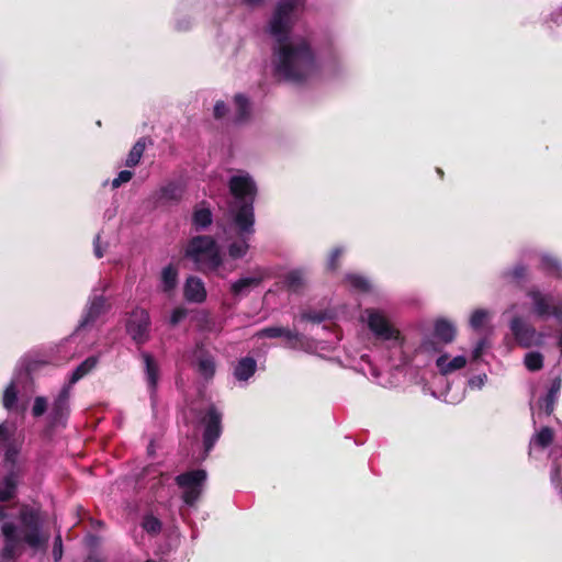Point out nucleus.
Wrapping results in <instances>:
<instances>
[{
	"instance_id": "1",
	"label": "nucleus",
	"mask_w": 562,
	"mask_h": 562,
	"mask_svg": "<svg viewBox=\"0 0 562 562\" xmlns=\"http://www.w3.org/2000/svg\"><path fill=\"white\" fill-rule=\"evenodd\" d=\"M296 8L281 1L270 21V33L276 38L273 48L276 75L292 83H303L317 70L315 53L305 38L290 40L291 15Z\"/></svg>"
},
{
	"instance_id": "2",
	"label": "nucleus",
	"mask_w": 562,
	"mask_h": 562,
	"mask_svg": "<svg viewBox=\"0 0 562 562\" xmlns=\"http://www.w3.org/2000/svg\"><path fill=\"white\" fill-rule=\"evenodd\" d=\"M229 193L234 202L229 207L233 224L243 231H251L255 225V200L258 192L256 182L249 175L233 176L228 181Z\"/></svg>"
},
{
	"instance_id": "3",
	"label": "nucleus",
	"mask_w": 562,
	"mask_h": 562,
	"mask_svg": "<svg viewBox=\"0 0 562 562\" xmlns=\"http://www.w3.org/2000/svg\"><path fill=\"white\" fill-rule=\"evenodd\" d=\"M184 257L195 263L201 272L216 271L223 263L216 240L209 235L192 237L186 247Z\"/></svg>"
},
{
	"instance_id": "4",
	"label": "nucleus",
	"mask_w": 562,
	"mask_h": 562,
	"mask_svg": "<svg viewBox=\"0 0 562 562\" xmlns=\"http://www.w3.org/2000/svg\"><path fill=\"white\" fill-rule=\"evenodd\" d=\"M108 288L109 284L104 283L100 289V293L99 289L92 290L82 311L78 326L76 327V333L93 326L101 316L105 315L111 310L112 303L110 297L104 295V292L108 290Z\"/></svg>"
},
{
	"instance_id": "5",
	"label": "nucleus",
	"mask_w": 562,
	"mask_h": 562,
	"mask_svg": "<svg viewBox=\"0 0 562 562\" xmlns=\"http://www.w3.org/2000/svg\"><path fill=\"white\" fill-rule=\"evenodd\" d=\"M207 473L203 469H196L183 472L176 476V484L183 490L182 501L186 505L192 507L200 499Z\"/></svg>"
},
{
	"instance_id": "6",
	"label": "nucleus",
	"mask_w": 562,
	"mask_h": 562,
	"mask_svg": "<svg viewBox=\"0 0 562 562\" xmlns=\"http://www.w3.org/2000/svg\"><path fill=\"white\" fill-rule=\"evenodd\" d=\"M70 398V380L64 383L59 394L54 400L48 415L47 432L52 434L57 429H65L68 422Z\"/></svg>"
},
{
	"instance_id": "7",
	"label": "nucleus",
	"mask_w": 562,
	"mask_h": 562,
	"mask_svg": "<svg viewBox=\"0 0 562 562\" xmlns=\"http://www.w3.org/2000/svg\"><path fill=\"white\" fill-rule=\"evenodd\" d=\"M527 296L531 300L532 312L538 318L546 319L553 316L562 322V304L553 303L551 294H544L538 289H530L527 291Z\"/></svg>"
},
{
	"instance_id": "8",
	"label": "nucleus",
	"mask_w": 562,
	"mask_h": 562,
	"mask_svg": "<svg viewBox=\"0 0 562 562\" xmlns=\"http://www.w3.org/2000/svg\"><path fill=\"white\" fill-rule=\"evenodd\" d=\"M149 327V313L145 308H135L126 323V331L138 346L148 341Z\"/></svg>"
},
{
	"instance_id": "9",
	"label": "nucleus",
	"mask_w": 562,
	"mask_h": 562,
	"mask_svg": "<svg viewBox=\"0 0 562 562\" xmlns=\"http://www.w3.org/2000/svg\"><path fill=\"white\" fill-rule=\"evenodd\" d=\"M204 425L203 446L205 452H210L222 435V414L215 406H210L202 418Z\"/></svg>"
},
{
	"instance_id": "10",
	"label": "nucleus",
	"mask_w": 562,
	"mask_h": 562,
	"mask_svg": "<svg viewBox=\"0 0 562 562\" xmlns=\"http://www.w3.org/2000/svg\"><path fill=\"white\" fill-rule=\"evenodd\" d=\"M368 327L382 340H396L400 338V331L394 328L389 319L379 311L368 310Z\"/></svg>"
},
{
	"instance_id": "11",
	"label": "nucleus",
	"mask_w": 562,
	"mask_h": 562,
	"mask_svg": "<svg viewBox=\"0 0 562 562\" xmlns=\"http://www.w3.org/2000/svg\"><path fill=\"white\" fill-rule=\"evenodd\" d=\"M4 546L2 549L3 559L10 560L16 558L21 552L23 539L18 532V528L12 522H4L1 527Z\"/></svg>"
},
{
	"instance_id": "12",
	"label": "nucleus",
	"mask_w": 562,
	"mask_h": 562,
	"mask_svg": "<svg viewBox=\"0 0 562 562\" xmlns=\"http://www.w3.org/2000/svg\"><path fill=\"white\" fill-rule=\"evenodd\" d=\"M237 235V239L232 241L227 247L228 256L236 260L241 259L246 256L249 250V240L255 234V225L251 226V231H243L238 224H233Z\"/></svg>"
},
{
	"instance_id": "13",
	"label": "nucleus",
	"mask_w": 562,
	"mask_h": 562,
	"mask_svg": "<svg viewBox=\"0 0 562 562\" xmlns=\"http://www.w3.org/2000/svg\"><path fill=\"white\" fill-rule=\"evenodd\" d=\"M509 327L519 346L524 348H529L532 346L536 336V329L531 325L527 324L520 316H515L510 321Z\"/></svg>"
},
{
	"instance_id": "14",
	"label": "nucleus",
	"mask_w": 562,
	"mask_h": 562,
	"mask_svg": "<svg viewBox=\"0 0 562 562\" xmlns=\"http://www.w3.org/2000/svg\"><path fill=\"white\" fill-rule=\"evenodd\" d=\"M140 357L145 364V376L150 394V398L154 400L157 394L158 381H159V364L155 358L147 351H143Z\"/></svg>"
},
{
	"instance_id": "15",
	"label": "nucleus",
	"mask_w": 562,
	"mask_h": 562,
	"mask_svg": "<svg viewBox=\"0 0 562 562\" xmlns=\"http://www.w3.org/2000/svg\"><path fill=\"white\" fill-rule=\"evenodd\" d=\"M259 338H279L283 337L285 339L286 346L289 348H296L297 344L301 340V336L296 331H292L285 327L279 326H270L260 329L257 334Z\"/></svg>"
},
{
	"instance_id": "16",
	"label": "nucleus",
	"mask_w": 562,
	"mask_h": 562,
	"mask_svg": "<svg viewBox=\"0 0 562 562\" xmlns=\"http://www.w3.org/2000/svg\"><path fill=\"white\" fill-rule=\"evenodd\" d=\"M183 295L190 303H203L206 300L203 281L198 277H189L184 283Z\"/></svg>"
},
{
	"instance_id": "17",
	"label": "nucleus",
	"mask_w": 562,
	"mask_h": 562,
	"mask_svg": "<svg viewBox=\"0 0 562 562\" xmlns=\"http://www.w3.org/2000/svg\"><path fill=\"white\" fill-rule=\"evenodd\" d=\"M562 387V379L557 376L552 380L548 393L539 401V407L544 411L547 416L554 412L555 403Z\"/></svg>"
},
{
	"instance_id": "18",
	"label": "nucleus",
	"mask_w": 562,
	"mask_h": 562,
	"mask_svg": "<svg viewBox=\"0 0 562 562\" xmlns=\"http://www.w3.org/2000/svg\"><path fill=\"white\" fill-rule=\"evenodd\" d=\"M457 335L456 326L446 318H439L434 325V337L442 345L451 344Z\"/></svg>"
},
{
	"instance_id": "19",
	"label": "nucleus",
	"mask_w": 562,
	"mask_h": 562,
	"mask_svg": "<svg viewBox=\"0 0 562 562\" xmlns=\"http://www.w3.org/2000/svg\"><path fill=\"white\" fill-rule=\"evenodd\" d=\"M262 277L240 278L231 285V293L236 297L248 295L251 289L261 284Z\"/></svg>"
},
{
	"instance_id": "20",
	"label": "nucleus",
	"mask_w": 562,
	"mask_h": 562,
	"mask_svg": "<svg viewBox=\"0 0 562 562\" xmlns=\"http://www.w3.org/2000/svg\"><path fill=\"white\" fill-rule=\"evenodd\" d=\"M234 103L236 106L234 122L236 124H243L248 122L251 115V104L249 99L243 93H237L234 97Z\"/></svg>"
},
{
	"instance_id": "21",
	"label": "nucleus",
	"mask_w": 562,
	"mask_h": 562,
	"mask_svg": "<svg viewBox=\"0 0 562 562\" xmlns=\"http://www.w3.org/2000/svg\"><path fill=\"white\" fill-rule=\"evenodd\" d=\"M436 364L442 374H449L456 370L464 368L467 359L464 356H457L449 361L448 355L445 353L437 359Z\"/></svg>"
},
{
	"instance_id": "22",
	"label": "nucleus",
	"mask_w": 562,
	"mask_h": 562,
	"mask_svg": "<svg viewBox=\"0 0 562 562\" xmlns=\"http://www.w3.org/2000/svg\"><path fill=\"white\" fill-rule=\"evenodd\" d=\"M257 363L251 357L241 358L235 367V378L239 381H247L256 372Z\"/></svg>"
},
{
	"instance_id": "23",
	"label": "nucleus",
	"mask_w": 562,
	"mask_h": 562,
	"mask_svg": "<svg viewBox=\"0 0 562 562\" xmlns=\"http://www.w3.org/2000/svg\"><path fill=\"white\" fill-rule=\"evenodd\" d=\"M18 480L19 474L16 471L7 473V475L3 477L4 486L0 487V502H8L14 497Z\"/></svg>"
},
{
	"instance_id": "24",
	"label": "nucleus",
	"mask_w": 562,
	"mask_h": 562,
	"mask_svg": "<svg viewBox=\"0 0 562 562\" xmlns=\"http://www.w3.org/2000/svg\"><path fill=\"white\" fill-rule=\"evenodd\" d=\"M540 269L546 273L562 280V265L558 258L550 255H543L540 260Z\"/></svg>"
},
{
	"instance_id": "25",
	"label": "nucleus",
	"mask_w": 562,
	"mask_h": 562,
	"mask_svg": "<svg viewBox=\"0 0 562 562\" xmlns=\"http://www.w3.org/2000/svg\"><path fill=\"white\" fill-rule=\"evenodd\" d=\"M504 279L515 283L517 286L522 288L524 282L528 278V268L522 263H517L512 269L503 273Z\"/></svg>"
},
{
	"instance_id": "26",
	"label": "nucleus",
	"mask_w": 562,
	"mask_h": 562,
	"mask_svg": "<svg viewBox=\"0 0 562 562\" xmlns=\"http://www.w3.org/2000/svg\"><path fill=\"white\" fill-rule=\"evenodd\" d=\"M213 222V214L209 207L195 209L192 214V225L196 231L207 228Z\"/></svg>"
},
{
	"instance_id": "27",
	"label": "nucleus",
	"mask_w": 562,
	"mask_h": 562,
	"mask_svg": "<svg viewBox=\"0 0 562 562\" xmlns=\"http://www.w3.org/2000/svg\"><path fill=\"white\" fill-rule=\"evenodd\" d=\"M161 283H162V291L164 292H170L176 289L178 284V269L172 263H169L167 267H165L161 271Z\"/></svg>"
},
{
	"instance_id": "28",
	"label": "nucleus",
	"mask_w": 562,
	"mask_h": 562,
	"mask_svg": "<svg viewBox=\"0 0 562 562\" xmlns=\"http://www.w3.org/2000/svg\"><path fill=\"white\" fill-rule=\"evenodd\" d=\"M99 363L98 356H90L85 361H82L74 371H72V384L77 381L81 380L86 375H88L92 370L97 368Z\"/></svg>"
},
{
	"instance_id": "29",
	"label": "nucleus",
	"mask_w": 562,
	"mask_h": 562,
	"mask_svg": "<svg viewBox=\"0 0 562 562\" xmlns=\"http://www.w3.org/2000/svg\"><path fill=\"white\" fill-rule=\"evenodd\" d=\"M145 149H146V138L140 137L131 148V150L127 155V158L125 160V166L128 168L136 167L139 164Z\"/></svg>"
},
{
	"instance_id": "30",
	"label": "nucleus",
	"mask_w": 562,
	"mask_h": 562,
	"mask_svg": "<svg viewBox=\"0 0 562 562\" xmlns=\"http://www.w3.org/2000/svg\"><path fill=\"white\" fill-rule=\"evenodd\" d=\"M284 285L289 291L300 293L305 285L302 271L292 270L288 272L284 277Z\"/></svg>"
},
{
	"instance_id": "31",
	"label": "nucleus",
	"mask_w": 562,
	"mask_h": 562,
	"mask_svg": "<svg viewBox=\"0 0 562 562\" xmlns=\"http://www.w3.org/2000/svg\"><path fill=\"white\" fill-rule=\"evenodd\" d=\"M198 371L206 380L212 379L215 374V361L210 355H202L198 359Z\"/></svg>"
},
{
	"instance_id": "32",
	"label": "nucleus",
	"mask_w": 562,
	"mask_h": 562,
	"mask_svg": "<svg viewBox=\"0 0 562 562\" xmlns=\"http://www.w3.org/2000/svg\"><path fill=\"white\" fill-rule=\"evenodd\" d=\"M20 518L26 531L40 529V517L34 509L27 507L22 508Z\"/></svg>"
},
{
	"instance_id": "33",
	"label": "nucleus",
	"mask_w": 562,
	"mask_h": 562,
	"mask_svg": "<svg viewBox=\"0 0 562 562\" xmlns=\"http://www.w3.org/2000/svg\"><path fill=\"white\" fill-rule=\"evenodd\" d=\"M183 189L176 182H169L160 189V198L167 201H180Z\"/></svg>"
},
{
	"instance_id": "34",
	"label": "nucleus",
	"mask_w": 562,
	"mask_h": 562,
	"mask_svg": "<svg viewBox=\"0 0 562 562\" xmlns=\"http://www.w3.org/2000/svg\"><path fill=\"white\" fill-rule=\"evenodd\" d=\"M23 541L33 549H42L46 547L47 538L42 536L40 529L26 531Z\"/></svg>"
},
{
	"instance_id": "35",
	"label": "nucleus",
	"mask_w": 562,
	"mask_h": 562,
	"mask_svg": "<svg viewBox=\"0 0 562 562\" xmlns=\"http://www.w3.org/2000/svg\"><path fill=\"white\" fill-rule=\"evenodd\" d=\"M18 401V390L14 382H11L4 390L2 396V405L5 409L11 411L14 408Z\"/></svg>"
},
{
	"instance_id": "36",
	"label": "nucleus",
	"mask_w": 562,
	"mask_h": 562,
	"mask_svg": "<svg viewBox=\"0 0 562 562\" xmlns=\"http://www.w3.org/2000/svg\"><path fill=\"white\" fill-rule=\"evenodd\" d=\"M524 363L529 371H539L543 367V356L537 351L528 352L525 356Z\"/></svg>"
},
{
	"instance_id": "37",
	"label": "nucleus",
	"mask_w": 562,
	"mask_h": 562,
	"mask_svg": "<svg viewBox=\"0 0 562 562\" xmlns=\"http://www.w3.org/2000/svg\"><path fill=\"white\" fill-rule=\"evenodd\" d=\"M161 527H162L161 521L157 517H155L153 515H146L143 518L142 528L148 535H151V536L158 535L161 531Z\"/></svg>"
},
{
	"instance_id": "38",
	"label": "nucleus",
	"mask_w": 562,
	"mask_h": 562,
	"mask_svg": "<svg viewBox=\"0 0 562 562\" xmlns=\"http://www.w3.org/2000/svg\"><path fill=\"white\" fill-rule=\"evenodd\" d=\"M347 282L356 290L360 292H368L370 284L366 278L359 274H348L346 277Z\"/></svg>"
},
{
	"instance_id": "39",
	"label": "nucleus",
	"mask_w": 562,
	"mask_h": 562,
	"mask_svg": "<svg viewBox=\"0 0 562 562\" xmlns=\"http://www.w3.org/2000/svg\"><path fill=\"white\" fill-rule=\"evenodd\" d=\"M552 441L553 430L550 427H542L536 436V443L541 448H547Z\"/></svg>"
},
{
	"instance_id": "40",
	"label": "nucleus",
	"mask_w": 562,
	"mask_h": 562,
	"mask_svg": "<svg viewBox=\"0 0 562 562\" xmlns=\"http://www.w3.org/2000/svg\"><path fill=\"white\" fill-rule=\"evenodd\" d=\"M342 255H344V248L335 247L328 256L327 265H326L327 270L336 271L340 266L339 260Z\"/></svg>"
},
{
	"instance_id": "41",
	"label": "nucleus",
	"mask_w": 562,
	"mask_h": 562,
	"mask_svg": "<svg viewBox=\"0 0 562 562\" xmlns=\"http://www.w3.org/2000/svg\"><path fill=\"white\" fill-rule=\"evenodd\" d=\"M18 450L13 447H9L4 453V463L9 468L8 473L16 471L19 473V467L16 464Z\"/></svg>"
},
{
	"instance_id": "42",
	"label": "nucleus",
	"mask_w": 562,
	"mask_h": 562,
	"mask_svg": "<svg viewBox=\"0 0 562 562\" xmlns=\"http://www.w3.org/2000/svg\"><path fill=\"white\" fill-rule=\"evenodd\" d=\"M488 313L485 310H475L470 317V325L473 329H480L486 321Z\"/></svg>"
},
{
	"instance_id": "43",
	"label": "nucleus",
	"mask_w": 562,
	"mask_h": 562,
	"mask_svg": "<svg viewBox=\"0 0 562 562\" xmlns=\"http://www.w3.org/2000/svg\"><path fill=\"white\" fill-rule=\"evenodd\" d=\"M47 411V400L44 396H36L32 407L34 417L42 416Z\"/></svg>"
},
{
	"instance_id": "44",
	"label": "nucleus",
	"mask_w": 562,
	"mask_h": 562,
	"mask_svg": "<svg viewBox=\"0 0 562 562\" xmlns=\"http://www.w3.org/2000/svg\"><path fill=\"white\" fill-rule=\"evenodd\" d=\"M133 178V172L130 170H122L119 172L117 177L112 180V188L117 189L123 183L128 182Z\"/></svg>"
},
{
	"instance_id": "45",
	"label": "nucleus",
	"mask_w": 562,
	"mask_h": 562,
	"mask_svg": "<svg viewBox=\"0 0 562 562\" xmlns=\"http://www.w3.org/2000/svg\"><path fill=\"white\" fill-rule=\"evenodd\" d=\"M46 362L41 360H34V359H25L24 360V371L27 376H30L32 373L36 372L40 368L45 366Z\"/></svg>"
},
{
	"instance_id": "46",
	"label": "nucleus",
	"mask_w": 562,
	"mask_h": 562,
	"mask_svg": "<svg viewBox=\"0 0 562 562\" xmlns=\"http://www.w3.org/2000/svg\"><path fill=\"white\" fill-rule=\"evenodd\" d=\"M188 315V311L184 307H176L170 316L169 323L171 326H177Z\"/></svg>"
},
{
	"instance_id": "47",
	"label": "nucleus",
	"mask_w": 562,
	"mask_h": 562,
	"mask_svg": "<svg viewBox=\"0 0 562 562\" xmlns=\"http://www.w3.org/2000/svg\"><path fill=\"white\" fill-rule=\"evenodd\" d=\"M486 347H487V340H486V338H482V339H480V340L476 342V345H475V347H474V349H473V351H472V359H473L474 361H477L479 359H481V357H482V355H483V352H484V350H485V348H486Z\"/></svg>"
},
{
	"instance_id": "48",
	"label": "nucleus",
	"mask_w": 562,
	"mask_h": 562,
	"mask_svg": "<svg viewBox=\"0 0 562 562\" xmlns=\"http://www.w3.org/2000/svg\"><path fill=\"white\" fill-rule=\"evenodd\" d=\"M228 112V108L224 101L220 100L215 103L213 109V115L216 120L223 119Z\"/></svg>"
},
{
	"instance_id": "49",
	"label": "nucleus",
	"mask_w": 562,
	"mask_h": 562,
	"mask_svg": "<svg viewBox=\"0 0 562 562\" xmlns=\"http://www.w3.org/2000/svg\"><path fill=\"white\" fill-rule=\"evenodd\" d=\"M422 348L426 351H435L438 352L441 350V348L438 346L436 341H434L431 338H425L422 342Z\"/></svg>"
},
{
	"instance_id": "50",
	"label": "nucleus",
	"mask_w": 562,
	"mask_h": 562,
	"mask_svg": "<svg viewBox=\"0 0 562 562\" xmlns=\"http://www.w3.org/2000/svg\"><path fill=\"white\" fill-rule=\"evenodd\" d=\"M63 550H61V538L60 536H57L54 542L53 548V557L55 561H58L61 558Z\"/></svg>"
},
{
	"instance_id": "51",
	"label": "nucleus",
	"mask_w": 562,
	"mask_h": 562,
	"mask_svg": "<svg viewBox=\"0 0 562 562\" xmlns=\"http://www.w3.org/2000/svg\"><path fill=\"white\" fill-rule=\"evenodd\" d=\"M93 250L97 258H102L104 256V250L100 245V235H97L93 240Z\"/></svg>"
},
{
	"instance_id": "52",
	"label": "nucleus",
	"mask_w": 562,
	"mask_h": 562,
	"mask_svg": "<svg viewBox=\"0 0 562 562\" xmlns=\"http://www.w3.org/2000/svg\"><path fill=\"white\" fill-rule=\"evenodd\" d=\"M76 515L78 517V520L75 522V525L79 524L80 521L83 520L85 516L88 515V513L83 509L82 506H77L76 507Z\"/></svg>"
},
{
	"instance_id": "53",
	"label": "nucleus",
	"mask_w": 562,
	"mask_h": 562,
	"mask_svg": "<svg viewBox=\"0 0 562 562\" xmlns=\"http://www.w3.org/2000/svg\"><path fill=\"white\" fill-rule=\"evenodd\" d=\"M305 318L313 322V323H321L323 322L324 317L322 314L315 313V314H307L305 315Z\"/></svg>"
},
{
	"instance_id": "54",
	"label": "nucleus",
	"mask_w": 562,
	"mask_h": 562,
	"mask_svg": "<svg viewBox=\"0 0 562 562\" xmlns=\"http://www.w3.org/2000/svg\"><path fill=\"white\" fill-rule=\"evenodd\" d=\"M8 440V429L5 426L0 425V441Z\"/></svg>"
},
{
	"instance_id": "55",
	"label": "nucleus",
	"mask_w": 562,
	"mask_h": 562,
	"mask_svg": "<svg viewBox=\"0 0 562 562\" xmlns=\"http://www.w3.org/2000/svg\"><path fill=\"white\" fill-rule=\"evenodd\" d=\"M245 4L249 5V7H257V5H260L263 0H243Z\"/></svg>"
},
{
	"instance_id": "56",
	"label": "nucleus",
	"mask_w": 562,
	"mask_h": 562,
	"mask_svg": "<svg viewBox=\"0 0 562 562\" xmlns=\"http://www.w3.org/2000/svg\"><path fill=\"white\" fill-rule=\"evenodd\" d=\"M8 517L7 507L3 505H0V520Z\"/></svg>"
},
{
	"instance_id": "57",
	"label": "nucleus",
	"mask_w": 562,
	"mask_h": 562,
	"mask_svg": "<svg viewBox=\"0 0 562 562\" xmlns=\"http://www.w3.org/2000/svg\"><path fill=\"white\" fill-rule=\"evenodd\" d=\"M90 519V522H91V526H98V527H102L103 526V521L101 520H93L92 518H89Z\"/></svg>"
},
{
	"instance_id": "58",
	"label": "nucleus",
	"mask_w": 562,
	"mask_h": 562,
	"mask_svg": "<svg viewBox=\"0 0 562 562\" xmlns=\"http://www.w3.org/2000/svg\"><path fill=\"white\" fill-rule=\"evenodd\" d=\"M85 562H101V560H100V559H98V558H95V557H93V555H89V557L85 560Z\"/></svg>"
},
{
	"instance_id": "59",
	"label": "nucleus",
	"mask_w": 562,
	"mask_h": 562,
	"mask_svg": "<svg viewBox=\"0 0 562 562\" xmlns=\"http://www.w3.org/2000/svg\"><path fill=\"white\" fill-rule=\"evenodd\" d=\"M437 171L440 175V177L442 178L443 177V171L441 169H437Z\"/></svg>"
},
{
	"instance_id": "60",
	"label": "nucleus",
	"mask_w": 562,
	"mask_h": 562,
	"mask_svg": "<svg viewBox=\"0 0 562 562\" xmlns=\"http://www.w3.org/2000/svg\"><path fill=\"white\" fill-rule=\"evenodd\" d=\"M70 535V529L67 530L66 538H68Z\"/></svg>"
},
{
	"instance_id": "61",
	"label": "nucleus",
	"mask_w": 562,
	"mask_h": 562,
	"mask_svg": "<svg viewBox=\"0 0 562 562\" xmlns=\"http://www.w3.org/2000/svg\"><path fill=\"white\" fill-rule=\"evenodd\" d=\"M145 562H157V561L151 560V559H148V560H146Z\"/></svg>"
}]
</instances>
